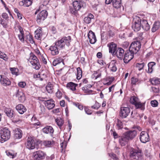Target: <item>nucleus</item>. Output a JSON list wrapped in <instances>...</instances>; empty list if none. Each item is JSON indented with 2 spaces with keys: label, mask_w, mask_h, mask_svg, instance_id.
I'll return each mask as SVG.
<instances>
[{
  "label": "nucleus",
  "mask_w": 160,
  "mask_h": 160,
  "mask_svg": "<svg viewBox=\"0 0 160 160\" xmlns=\"http://www.w3.org/2000/svg\"><path fill=\"white\" fill-rule=\"evenodd\" d=\"M94 17L93 15L91 14H89L87 17L84 18L83 21L86 23H89L91 22V20Z\"/></svg>",
  "instance_id": "obj_33"
},
{
  "label": "nucleus",
  "mask_w": 160,
  "mask_h": 160,
  "mask_svg": "<svg viewBox=\"0 0 160 160\" xmlns=\"http://www.w3.org/2000/svg\"><path fill=\"white\" fill-rule=\"evenodd\" d=\"M6 154L7 155V156L9 157L10 158H14V155L12 151H6Z\"/></svg>",
  "instance_id": "obj_54"
},
{
  "label": "nucleus",
  "mask_w": 160,
  "mask_h": 160,
  "mask_svg": "<svg viewBox=\"0 0 160 160\" xmlns=\"http://www.w3.org/2000/svg\"><path fill=\"white\" fill-rule=\"evenodd\" d=\"M77 78L78 80L80 79L82 76V71L80 67L77 68Z\"/></svg>",
  "instance_id": "obj_43"
},
{
  "label": "nucleus",
  "mask_w": 160,
  "mask_h": 160,
  "mask_svg": "<svg viewBox=\"0 0 160 160\" xmlns=\"http://www.w3.org/2000/svg\"><path fill=\"white\" fill-rule=\"evenodd\" d=\"M133 23L132 28L135 31H139L141 27V19L139 17L136 16L133 19Z\"/></svg>",
  "instance_id": "obj_6"
},
{
  "label": "nucleus",
  "mask_w": 160,
  "mask_h": 160,
  "mask_svg": "<svg viewBox=\"0 0 160 160\" xmlns=\"http://www.w3.org/2000/svg\"><path fill=\"white\" fill-rule=\"evenodd\" d=\"M115 63V62H111L108 66V68L112 72H115L117 70V68Z\"/></svg>",
  "instance_id": "obj_39"
},
{
  "label": "nucleus",
  "mask_w": 160,
  "mask_h": 160,
  "mask_svg": "<svg viewBox=\"0 0 160 160\" xmlns=\"http://www.w3.org/2000/svg\"><path fill=\"white\" fill-rule=\"evenodd\" d=\"M10 70L12 73L13 75L17 76L18 75L19 70L17 68H10Z\"/></svg>",
  "instance_id": "obj_45"
},
{
  "label": "nucleus",
  "mask_w": 160,
  "mask_h": 160,
  "mask_svg": "<svg viewBox=\"0 0 160 160\" xmlns=\"http://www.w3.org/2000/svg\"><path fill=\"white\" fill-rule=\"evenodd\" d=\"M42 29L41 28H39L35 32V37L36 39L41 40L42 35Z\"/></svg>",
  "instance_id": "obj_23"
},
{
  "label": "nucleus",
  "mask_w": 160,
  "mask_h": 160,
  "mask_svg": "<svg viewBox=\"0 0 160 160\" xmlns=\"http://www.w3.org/2000/svg\"><path fill=\"white\" fill-rule=\"evenodd\" d=\"M137 132L135 130H130L125 132L121 136L119 142L122 146H124L130 140H132L137 135Z\"/></svg>",
  "instance_id": "obj_1"
},
{
  "label": "nucleus",
  "mask_w": 160,
  "mask_h": 160,
  "mask_svg": "<svg viewBox=\"0 0 160 160\" xmlns=\"http://www.w3.org/2000/svg\"><path fill=\"white\" fill-rule=\"evenodd\" d=\"M151 82L152 85H158L160 84V79L153 78L151 80Z\"/></svg>",
  "instance_id": "obj_40"
},
{
  "label": "nucleus",
  "mask_w": 160,
  "mask_h": 160,
  "mask_svg": "<svg viewBox=\"0 0 160 160\" xmlns=\"http://www.w3.org/2000/svg\"><path fill=\"white\" fill-rule=\"evenodd\" d=\"M53 85L51 82H49L46 86V88L48 93H52L53 92Z\"/></svg>",
  "instance_id": "obj_30"
},
{
  "label": "nucleus",
  "mask_w": 160,
  "mask_h": 160,
  "mask_svg": "<svg viewBox=\"0 0 160 160\" xmlns=\"http://www.w3.org/2000/svg\"><path fill=\"white\" fill-rule=\"evenodd\" d=\"M160 27V22H155L153 25L151 29L152 32H155L159 29Z\"/></svg>",
  "instance_id": "obj_31"
},
{
  "label": "nucleus",
  "mask_w": 160,
  "mask_h": 160,
  "mask_svg": "<svg viewBox=\"0 0 160 160\" xmlns=\"http://www.w3.org/2000/svg\"><path fill=\"white\" fill-rule=\"evenodd\" d=\"M134 105L137 109L141 108V110L144 109V105L143 103H141L139 101Z\"/></svg>",
  "instance_id": "obj_41"
},
{
  "label": "nucleus",
  "mask_w": 160,
  "mask_h": 160,
  "mask_svg": "<svg viewBox=\"0 0 160 160\" xmlns=\"http://www.w3.org/2000/svg\"><path fill=\"white\" fill-rule=\"evenodd\" d=\"M44 104L48 109H52L55 106L54 101L52 99L45 101Z\"/></svg>",
  "instance_id": "obj_16"
},
{
  "label": "nucleus",
  "mask_w": 160,
  "mask_h": 160,
  "mask_svg": "<svg viewBox=\"0 0 160 160\" xmlns=\"http://www.w3.org/2000/svg\"><path fill=\"white\" fill-rule=\"evenodd\" d=\"M26 85V83L24 82H21L18 83L19 86L22 88H24Z\"/></svg>",
  "instance_id": "obj_63"
},
{
  "label": "nucleus",
  "mask_w": 160,
  "mask_h": 160,
  "mask_svg": "<svg viewBox=\"0 0 160 160\" xmlns=\"http://www.w3.org/2000/svg\"><path fill=\"white\" fill-rule=\"evenodd\" d=\"M71 42V37L68 36V37H64L56 41L55 43V44L59 49H62L65 48V45L69 46Z\"/></svg>",
  "instance_id": "obj_2"
},
{
  "label": "nucleus",
  "mask_w": 160,
  "mask_h": 160,
  "mask_svg": "<svg viewBox=\"0 0 160 160\" xmlns=\"http://www.w3.org/2000/svg\"><path fill=\"white\" fill-rule=\"evenodd\" d=\"M61 62H62L63 64H64V62H63V59L61 58H59L54 60L52 62V64L54 66H56Z\"/></svg>",
  "instance_id": "obj_38"
},
{
  "label": "nucleus",
  "mask_w": 160,
  "mask_h": 160,
  "mask_svg": "<svg viewBox=\"0 0 160 160\" xmlns=\"http://www.w3.org/2000/svg\"><path fill=\"white\" fill-rule=\"evenodd\" d=\"M131 79V84L132 85H136V83L138 82L139 81V80L138 78H135L134 77H132Z\"/></svg>",
  "instance_id": "obj_49"
},
{
  "label": "nucleus",
  "mask_w": 160,
  "mask_h": 160,
  "mask_svg": "<svg viewBox=\"0 0 160 160\" xmlns=\"http://www.w3.org/2000/svg\"><path fill=\"white\" fill-rule=\"evenodd\" d=\"M5 112L7 116L10 118L13 117L14 114V112L13 110L10 108L6 109Z\"/></svg>",
  "instance_id": "obj_28"
},
{
  "label": "nucleus",
  "mask_w": 160,
  "mask_h": 160,
  "mask_svg": "<svg viewBox=\"0 0 160 160\" xmlns=\"http://www.w3.org/2000/svg\"><path fill=\"white\" fill-rule=\"evenodd\" d=\"M1 142H3L8 140L10 137V131L7 128H4L0 131Z\"/></svg>",
  "instance_id": "obj_4"
},
{
  "label": "nucleus",
  "mask_w": 160,
  "mask_h": 160,
  "mask_svg": "<svg viewBox=\"0 0 160 160\" xmlns=\"http://www.w3.org/2000/svg\"><path fill=\"white\" fill-rule=\"evenodd\" d=\"M130 157L138 160H141L142 158V150L138 148L132 149L130 152Z\"/></svg>",
  "instance_id": "obj_3"
},
{
  "label": "nucleus",
  "mask_w": 160,
  "mask_h": 160,
  "mask_svg": "<svg viewBox=\"0 0 160 160\" xmlns=\"http://www.w3.org/2000/svg\"><path fill=\"white\" fill-rule=\"evenodd\" d=\"M22 131L20 129L17 128L16 130L14 135L15 139H20L22 137Z\"/></svg>",
  "instance_id": "obj_32"
},
{
  "label": "nucleus",
  "mask_w": 160,
  "mask_h": 160,
  "mask_svg": "<svg viewBox=\"0 0 160 160\" xmlns=\"http://www.w3.org/2000/svg\"><path fill=\"white\" fill-rule=\"evenodd\" d=\"M49 50L50 51L51 54L52 55L54 56L58 54L59 50L60 49L55 44L54 45L51 46Z\"/></svg>",
  "instance_id": "obj_17"
},
{
  "label": "nucleus",
  "mask_w": 160,
  "mask_h": 160,
  "mask_svg": "<svg viewBox=\"0 0 160 160\" xmlns=\"http://www.w3.org/2000/svg\"><path fill=\"white\" fill-rule=\"evenodd\" d=\"M138 101V98L135 96H132L131 97L130 100V103L134 105Z\"/></svg>",
  "instance_id": "obj_42"
},
{
  "label": "nucleus",
  "mask_w": 160,
  "mask_h": 160,
  "mask_svg": "<svg viewBox=\"0 0 160 160\" xmlns=\"http://www.w3.org/2000/svg\"><path fill=\"white\" fill-rule=\"evenodd\" d=\"M16 96L18 99L21 102H23L25 100V96L23 92L19 91L18 90H17Z\"/></svg>",
  "instance_id": "obj_20"
},
{
  "label": "nucleus",
  "mask_w": 160,
  "mask_h": 160,
  "mask_svg": "<svg viewBox=\"0 0 160 160\" xmlns=\"http://www.w3.org/2000/svg\"><path fill=\"white\" fill-rule=\"evenodd\" d=\"M0 58L3 59L6 61H7L8 59L7 55L1 51H0Z\"/></svg>",
  "instance_id": "obj_47"
},
{
  "label": "nucleus",
  "mask_w": 160,
  "mask_h": 160,
  "mask_svg": "<svg viewBox=\"0 0 160 160\" xmlns=\"http://www.w3.org/2000/svg\"><path fill=\"white\" fill-rule=\"evenodd\" d=\"M109 47V52L112 55H116V52L117 50V45L113 42H111L108 44Z\"/></svg>",
  "instance_id": "obj_14"
},
{
  "label": "nucleus",
  "mask_w": 160,
  "mask_h": 160,
  "mask_svg": "<svg viewBox=\"0 0 160 160\" xmlns=\"http://www.w3.org/2000/svg\"><path fill=\"white\" fill-rule=\"evenodd\" d=\"M25 39V41L27 42L28 41L30 42L32 44H33L34 43L32 36L29 33L26 36Z\"/></svg>",
  "instance_id": "obj_37"
},
{
  "label": "nucleus",
  "mask_w": 160,
  "mask_h": 160,
  "mask_svg": "<svg viewBox=\"0 0 160 160\" xmlns=\"http://www.w3.org/2000/svg\"><path fill=\"white\" fill-rule=\"evenodd\" d=\"M46 56L45 54H42L41 55V58L42 62L44 64H46L47 63V60L45 58V56Z\"/></svg>",
  "instance_id": "obj_57"
},
{
  "label": "nucleus",
  "mask_w": 160,
  "mask_h": 160,
  "mask_svg": "<svg viewBox=\"0 0 160 160\" xmlns=\"http://www.w3.org/2000/svg\"><path fill=\"white\" fill-rule=\"evenodd\" d=\"M88 37L91 44H94L96 42L97 39L95 34L92 31H90L88 34Z\"/></svg>",
  "instance_id": "obj_15"
},
{
  "label": "nucleus",
  "mask_w": 160,
  "mask_h": 160,
  "mask_svg": "<svg viewBox=\"0 0 160 160\" xmlns=\"http://www.w3.org/2000/svg\"><path fill=\"white\" fill-rule=\"evenodd\" d=\"M73 8L70 9V11L72 13L76 14L77 11L82 7V1H73Z\"/></svg>",
  "instance_id": "obj_9"
},
{
  "label": "nucleus",
  "mask_w": 160,
  "mask_h": 160,
  "mask_svg": "<svg viewBox=\"0 0 160 160\" xmlns=\"http://www.w3.org/2000/svg\"><path fill=\"white\" fill-rule=\"evenodd\" d=\"M77 86V84L70 82L67 83V87L72 91H75L76 90V87Z\"/></svg>",
  "instance_id": "obj_29"
},
{
  "label": "nucleus",
  "mask_w": 160,
  "mask_h": 160,
  "mask_svg": "<svg viewBox=\"0 0 160 160\" xmlns=\"http://www.w3.org/2000/svg\"><path fill=\"white\" fill-rule=\"evenodd\" d=\"M112 5L114 8H119L122 6V1L121 0H113Z\"/></svg>",
  "instance_id": "obj_27"
},
{
  "label": "nucleus",
  "mask_w": 160,
  "mask_h": 160,
  "mask_svg": "<svg viewBox=\"0 0 160 160\" xmlns=\"http://www.w3.org/2000/svg\"><path fill=\"white\" fill-rule=\"evenodd\" d=\"M0 23L2 25L3 27L6 28L7 27V24L4 20L1 19L0 20Z\"/></svg>",
  "instance_id": "obj_59"
},
{
  "label": "nucleus",
  "mask_w": 160,
  "mask_h": 160,
  "mask_svg": "<svg viewBox=\"0 0 160 160\" xmlns=\"http://www.w3.org/2000/svg\"><path fill=\"white\" fill-rule=\"evenodd\" d=\"M74 105L76 107H77L80 110H82L83 109V106L81 104H80L78 102H75L74 103Z\"/></svg>",
  "instance_id": "obj_56"
},
{
  "label": "nucleus",
  "mask_w": 160,
  "mask_h": 160,
  "mask_svg": "<svg viewBox=\"0 0 160 160\" xmlns=\"http://www.w3.org/2000/svg\"><path fill=\"white\" fill-rule=\"evenodd\" d=\"M18 37L19 40L22 42H24V35L18 34Z\"/></svg>",
  "instance_id": "obj_61"
},
{
  "label": "nucleus",
  "mask_w": 160,
  "mask_h": 160,
  "mask_svg": "<svg viewBox=\"0 0 160 160\" xmlns=\"http://www.w3.org/2000/svg\"><path fill=\"white\" fill-rule=\"evenodd\" d=\"M13 117V118L12 120L13 122L18 123V122H21L22 121L21 117L19 115L14 114Z\"/></svg>",
  "instance_id": "obj_35"
},
{
  "label": "nucleus",
  "mask_w": 160,
  "mask_h": 160,
  "mask_svg": "<svg viewBox=\"0 0 160 160\" xmlns=\"http://www.w3.org/2000/svg\"><path fill=\"white\" fill-rule=\"evenodd\" d=\"M42 144L46 148H51L54 145V142L52 140H43Z\"/></svg>",
  "instance_id": "obj_24"
},
{
  "label": "nucleus",
  "mask_w": 160,
  "mask_h": 160,
  "mask_svg": "<svg viewBox=\"0 0 160 160\" xmlns=\"http://www.w3.org/2000/svg\"><path fill=\"white\" fill-rule=\"evenodd\" d=\"M110 131L111 134L113 135L114 139L117 138L119 137L120 138L121 136H119L118 133L114 130L111 129Z\"/></svg>",
  "instance_id": "obj_48"
},
{
  "label": "nucleus",
  "mask_w": 160,
  "mask_h": 160,
  "mask_svg": "<svg viewBox=\"0 0 160 160\" xmlns=\"http://www.w3.org/2000/svg\"><path fill=\"white\" fill-rule=\"evenodd\" d=\"M124 51L121 48H118L116 52L117 57L120 60H122L123 58Z\"/></svg>",
  "instance_id": "obj_21"
},
{
  "label": "nucleus",
  "mask_w": 160,
  "mask_h": 160,
  "mask_svg": "<svg viewBox=\"0 0 160 160\" xmlns=\"http://www.w3.org/2000/svg\"><path fill=\"white\" fill-rule=\"evenodd\" d=\"M134 53L130 51V50H127L125 53L123 58L124 62L125 63H127L130 61L134 57Z\"/></svg>",
  "instance_id": "obj_13"
},
{
  "label": "nucleus",
  "mask_w": 160,
  "mask_h": 160,
  "mask_svg": "<svg viewBox=\"0 0 160 160\" xmlns=\"http://www.w3.org/2000/svg\"><path fill=\"white\" fill-rule=\"evenodd\" d=\"M41 142V141L36 140L33 137H28L26 143V146L27 148L29 149H33L35 148V145L36 143H40Z\"/></svg>",
  "instance_id": "obj_5"
},
{
  "label": "nucleus",
  "mask_w": 160,
  "mask_h": 160,
  "mask_svg": "<svg viewBox=\"0 0 160 160\" xmlns=\"http://www.w3.org/2000/svg\"><path fill=\"white\" fill-rule=\"evenodd\" d=\"M48 13L47 11L43 10L38 14L37 17V21L38 24L42 22L47 18Z\"/></svg>",
  "instance_id": "obj_10"
},
{
  "label": "nucleus",
  "mask_w": 160,
  "mask_h": 160,
  "mask_svg": "<svg viewBox=\"0 0 160 160\" xmlns=\"http://www.w3.org/2000/svg\"><path fill=\"white\" fill-rule=\"evenodd\" d=\"M130 110L128 107H121L119 112V116L122 118H126L129 115Z\"/></svg>",
  "instance_id": "obj_12"
},
{
  "label": "nucleus",
  "mask_w": 160,
  "mask_h": 160,
  "mask_svg": "<svg viewBox=\"0 0 160 160\" xmlns=\"http://www.w3.org/2000/svg\"><path fill=\"white\" fill-rule=\"evenodd\" d=\"M56 97L58 98H60L62 97V93L59 90L56 92Z\"/></svg>",
  "instance_id": "obj_62"
},
{
  "label": "nucleus",
  "mask_w": 160,
  "mask_h": 160,
  "mask_svg": "<svg viewBox=\"0 0 160 160\" xmlns=\"http://www.w3.org/2000/svg\"><path fill=\"white\" fill-rule=\"evenodd\" d=\"M0 76V82L4 86H9L11 84V81L8 78L5 76L2 77V75Z\"/></svg>",
  "instance_id": "obj_18"
},
{
  "label": "nucleus",
  "mask_w": 160,
  "mask_h": 160,
  "mask_svg": "<svg viewBox=\"0 0 160 160\" xmlns=\"http://www.w3.org/2000/svg\"><path fill=\"white\" fill-rule=\"evenodd\" d=\"M31 121L32 122V124L34 125L38 126L40 125V123L38 122V120H37L35 117L33 116L31 119Z\"/></svg>",
  "instance_id": "obj_44"
},
{
  "label": "nucleus",
  "mask_w": 160,
  "mask_h": 160,
  "mask_svg": "<svg viewBox=\"0 0 160 160\" xmlns=\"http://www.w3.org/2000/svg\"><path fill=\"white\" fill-rule=\"evenodd\" d=\"M50 29L53 34H55L57 32V30L55 27L53 26H51L50 27Z\"/></svg>",
  "instance_id": "obj_64"
},
{
  "label": "nucleus",
  "mask_w": 160,
  "mask_h": 160,
  "mask_svg": "<svg viewBox=\"0 0 160 160\" xmlns=\"http://www.w3.org/2000/svg\"><path fill=\"white\" fill-rule=\"evenodd\" d=\"M141 26L142 29L147 31L150 29V27L147 20L144 19H141Z\"/></svg>",
  "instance_id": "obj_22"
},
{
  "label": "nucleus",
  "mask_w": 160,
  "mask_h": 160,
  "mask_svg": "<svg viewBox=\"0 0 160 160\" xmlns=\"http://www.w3.org/2000/svg\"><path fill=\"white\" fill-rule=\"evenodd\" d=\"M107 35L110 37H113L114 35V33L112 30H109L107 32Z\"/></svg>",
  "instance_id": "obj_55"
},
{
  "label": "nucleus",
  "mask_w": 160,
  "mask_h": 160,
  "mask_svg": "<svg viewBox=\"0 0 160 160\" xmlns=\"http://www.w3.org/2000/svg\"><path fill=\"white\" fill-rule=\"evenodd\" d=\"M16 109L17 111L20 114H22L26 112L27 109L23 105L20 104L16 106Z\"/></svg>",
  "instance_id": "obj_19"
},
{
  "label": "nucleus",
  "mask_w": 160,
  "mask_h": 160,
  "mask_svg": "<svg viewBox=\"0 0 160 160\" xmlns=\"http://www.w3.org/2000/svg\"><path fill=\"white\" fill-rule=\"evenodd\" d=\"M82 89L85 93H87V94H90L93 92L92 90L88 89L86 87H83L82 88Z\"/></svg>",
  "instance_id": "obj_50"
},
{
  "label": "nucleus",
  "mask_w": 160,
  "mask_h": 160,
  "mask_svg": "<svg viewBox=\"0 0 160 160\" xmlns=\"http://www.w3.org/2000/svg\"><path fill=\"white\" fill-rule=\"evenodd\" d=\"M32 0H22L19 2V5L25 7H28L30 6L32 3Z\"/></svg>",
  "instance_id": "obj_26"
},
{
  "label": "nucleus",
  "mask_w": 160,
  "mask_h": 160,
  "mask_svg": "<svg viewBox=\"0 0 160 160\" xmlns=\"http://www.w3.org/2000/svg\"><path fill=\"white\" fill-rule=\"evenodd\" d=\"M55 122L59 128L61 129L62 126L63 125L64 123L63 119L60 118H58L55 119Z\"/></svg>",
  "instance_id": "obj_34"
},
{
  "label": "nucleus",
  "mask_w": 160,
  "mask_h": 160,
  "mask_svg": "<svg viewBox=\"0 0 160 160\" xmlns=\"http://www.w3.org/2000/svg\"><path fill=\"white\" fill-rule=\"evenodd\" d=\"M30 58L31 59L30 62L33 66V68L36 70L39 69L41 67V65L37 57L32 53H31L30 54Z\"/></svg>",
  "instance_id": "obj_8"
},
{
  "label": "nucleus",
  "mask_w": 160,
  "mask_h": 160,
  "mask_svg": "<svg viewBox=\"0 0 160 160\" xmlns=\"http://www.w3.org/2000/svg\"><path fill=\"white\" fill-rule=\"evenodd\" d=\"M117 126L118 130L121 129L123 128V124L122 122L118 119L117 120Z\"/></svg>",
  "instance_id": "obj_46"
},
{
  "label": "nucleus",
  "mask_w": 160,
  "mask_h": 160,
  "mask_svg": "<svg viewBox=\"0 0 160 160\" xmlns=\"http://www.w3.org/2000/svg\"><path fill=\"white\" fill-rule=\"evenodd\" d=\"M141 48V42L138 41L132 42L129 48V50L134 54H136Z\"/></svg>",
  "instance_id": "obj_7"
},
{
  "label": "nucleus",
  "mask_w": 160,
  "mask_h": 160,
  "mask_svg": "<svg viewBox=\"0 0 160 160\" xmlns=\"http://www.w3.org/2000/svg\"><path fill=\"white\" fill-rule=\"evenodd\" d=\"M145 64L144 62L141 63H137L136 65V67L138 68L139 71H140L142 69L144 66Z\"/></svg>",
  "instance_id": "obj_51"
},
{
  "label": "nucleus",
  "mask_w": 160,
  "mask_h": 160,
  "mask_svg": "<svg viewBox=\"0 0 160 160\" xmlns=\"http://www.w3.org/2000/svg\"><path fill=\"white\" fill-rule=\"evenodd\" d=\"M42 132L46 134H52L54 132V129L51 126H47L42 129Z\"/></svg>",
  "instance_id": "obj_25"
},
{
  "label": "nucleus",
  "mask_w": 160,
  "mask_h": 160,
  "mask_svg": "<svg viewBox=\"0 0 160 160\" xmlns=\"http://www.w3.org/2000/svg\"><path fill=\"white\" fill-rule=\"evenodd\" d=\"M84 110L86 113L88 115H91L92 113V111L89 109L88 107H85Z\"/></svg>",
  "instance_id": "obj_58"
},
{
  "label": "nucleus",
  "mask_w": 160,
  "mask_h": 160,
  "mask_svg": "<svg viewBox=\"0 0 160 160\" xmlns=\"http://www.w3.org/2000/svg\"><path fill=\"white\" fill-rule=\"evenodd\" d=\"M152 91L154 92L158 93L159 92V89L158 87H152Z\"/></svg>",
  "instance_id": "obj_60"
},
{
  "label": "nucleus",
  "mask_w": 160,
  "mask_h": 160,
  "mask_svg": "<svg viewBox=\"0 0 160 160\" xmlns=\"http://www.w3.org/2000/svg\"><path fill=\"white\" fill-rule=\"evenodd\" d=\"M139 139L140 141L144 143L149 142L150 140L149 134L145 131H142L140 133Z\"/></svg>",
  "instance_id": "obj_11"
},
{
  "label": "nucleus",
  "mask_w": 160,
  "mask_h": 160,
  "mask_svg": "<svg viewBox=\"0 0 160 160\" xmlns=\"http://www.w3.org/2000/svg\"><path fill=\"white\" fill-rule=\"evenodd\" d=\"M101 106V105L99 103L96 102L94 105L91 106V108H92L98 109Z\"/></svg>",
  "instance_id": "obj_52"
},
{
  "label": "nucleus",
  "mask_w": 160,
  "mask_h": 160,
  "mask_svg": "<svg viewBox=\"0 0 160 160\" xmlns=\"http://www.w3.org/2000/svg\"><path fill=\"white\" fill-rule=\"evenodd\" d=\"M151 104L152 106L153 107H156L158 106V102L156 100H152L151 102Z\"/></svg>",
  "instance_id": "obj_53"
},
{
  "label": "nucleus",
  "mask_w": 160,
  "mask_h": 160,
  "mask_svg": "<svg viewBox=\"0 0 160 160\" xmlns=\"http://www.w3.org/2000/svg\"><path fill=\"white\" fill-rule=\"evenodd\" d=\"M156 64L155 62H150L148 64V72L152 73L153 70V67Z\"/></svg>",
  "instance_id": "obj_36"
}]
</instances>
